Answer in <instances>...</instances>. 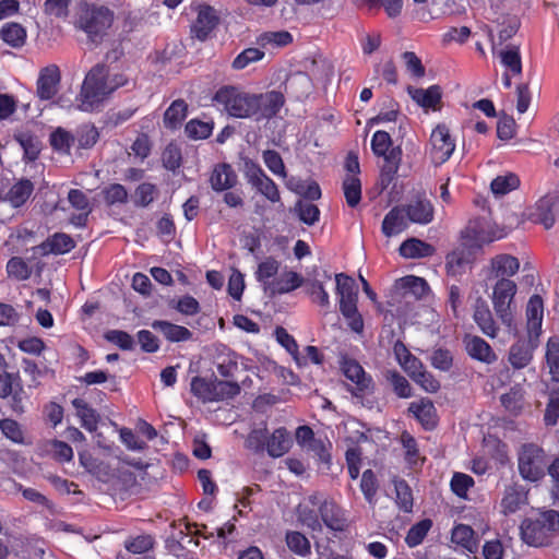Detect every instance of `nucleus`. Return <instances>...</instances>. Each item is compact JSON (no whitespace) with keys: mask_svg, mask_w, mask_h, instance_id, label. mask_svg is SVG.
Masks as SVG:
<instances>
[{"mask_svg":"<svg viewBox=\"0 0 559 559\" xmlns=\"http://www.w3.org/2000/svg\"><path fill=\"white\" fill-rule=\"evenodd\" d=\"M501 63L513 74L519 75L522 72V62L519 49L516 47H508L500 51Z\"/></svg>","mask_w":559,"mask_h":559,"instance_id":"4d7b16f0","label":"nucleus"},{"mask_svg":"<svg viewBox=\"0 0 559 559\" xmlns=\"http://www.w3.org/2000/svg\"><path fill=\"white\" fill-rule=\"evenodd\" d=\"M342 188L347 205L356 207L361 200L360 179L357 176L346 175Z\"/></svg>","mask_w":559,"mask_h":559,"instance_id":"4c0bfd02","label":"nucleus"},{"mask_svg":"<svg viewBox=\"0 0 559 559\" xmlns=\"http://www.w3.org/2000/svg\"><path fill=\"white\" fill-rule=\"evenodd\" d=\"M467 354L481 362L491 364L497 359L490 345L479 336L467 335L464 338Z\"/></svg>","mask_w":559,"mask_h":559,"instance_id":"aec40b11","label":"nucleus"},{"mask_svg":"<svg viewBox=\"0 0 559 559\" xmlns=\"http://www.w3.org/2000/svg\"><path fill=\"white\" fill-rule=\"evenodd\" d=\"M408 412L416 417L425 429L430 430L436 427L437 411L429 399H421L420 401L411 403Z\"/></svg>","mask_w":559,"mask_h":559,"instance_id":"6ab92c4d","label":"nucleus"},{"mask_svg":"<svg viewBox=\"0 0 559 559\" xmlns=\"http://www.w3.org/2000/svg\"><path fill=\"white\" fill-rule=\"evenodd\" d=\"M263 162L266 167L276 176L285 178L287 176L284 162L281 155L274 150L263 152Z\"/></svg>","mask_w":559,"mask_h":559,"instance_id":"774afa93","label":"nucleus"},{"mask_svg":"<svg viewBox=\"0 0 559 559\" xmlns=\"http://www.w3.org/2000/svg\"><path fill=\"white\" fill-rule=\"evenodd\" d=\"M304 284V278L300 274L294 271H285L277 278L272 281V285H267L270 288L269 295H283L294 289H297Z\"/></svg>","mask_w":559,"mask_h":559,"instance_id":"b1692460","label":"nucleus"},{"mask_svg":"<svg viewBox=\"0 0 559 559\" xmlns=\"http://www.w3.org/2000/svg\"><path fill=\"white\" fill-rule=\"evenodd\" d=\"M73 407L76 409L78 416L81 418L82 426L88 431L97 429L99 416L83 399H74Z\"/></svg>","mask_w":559,"mask_h":559,"instance_id":"72a5a7b5","label":"nucleus"},{"mask_svg":"<svg viewBox=\"0 0 559 559\" xmlns=\"http://www.w3.org/2000/svg\"><path fill=\"white\" fill-rule=\"evenodd\" d=\"M535 341L527 344L524 341H519L510 347L509 361L515 369L526 367L533 358V349L536 347Z\"/></svg>","mask_w":559,"mask_h":559,"instance_id":"a878e982","label":"nucleus"},{"mask_svg":"<svg viewBox=\"0 0 559 559\" xmlns=\"http://www.w3.org/2000/svg\"><path fill=\"white\" fill-rule=\"evenodd\" d=\"M516 284L509 278H500L492 293V305L496 314L508 328V331L512 334H516L518 329L514 321V308L513 299L516 294Z\"/></svg>","mask_w":559,"mask_h":559,"instance_id":"423d86ee","label":"nucleus"},{"mask_svg":"<svg viewBox=\"0 0 559 559\" xmlns=\"http://www.w3.org/2000/svg\"><path fill=\"white\" fill-rule=\"evenodd\" d=\"M219 16L216 10L210 5H202L199 9L195 22L191 26L193 37L205 40L212 31L218 25Z\"/></svg>","mask_w":559,"mask_h":559,"instance_id":"ddd939ff","label":"nucleus"},{"mask_svg":"<svg viewBox=\"0 0 559 559\" xmlns=\"http://www.w3.org/2000/svg\"><path fill=\"white\" fill-rule=\"evenodd\" d=\"M240 393V386L237 382L214 380V401L233 399Z\"/></svg>","mask_w":559,"mask_h":559,"instance_id":"680f3d73","label":"nucleus"},{"mask_svg":"<svg viewBox=\"0 0 559 559\" xmlns=\"http://www.w3.org/2000/svg\"><path fill=\"white\" fill-rule=\"evenodd\" d=\"M473 318L478 328L480 329V331L485 335L491 338L497 336L498 326L485 300L478 299L476 301Z\"/></svg>","mask_w":559,"mask_h":559,"instance_id":"412c9836","label":"nucleus"},{"mask_svg":"<svg viewBox=\"0 0 559 559\" xmlns=\"http://www.w3.org/2000/svg\"><path fill=\"white\" fill-rule=\"evenodd\" d=\"M114 12L104 5L81 1L78 5L75 26L84 31L91 39L103 37L111 27Z\"/></svg>","mask_w":559,"mask_h":559,"instance_id":"7ed1b4c3","label":"nucleus"},{"mask_svg":"<svg viewBox=\"0 0 559 559\" xmlns=\"http://www.w3.org/2000/svg\"><path fill=\"white\" fill-rule=\"evenodd\" d=\"M7 272L9 276H12L17 281L27 280L32 273L26 262L17 257H13L8 261Z\"/></svg>","mask_w":559,"mask_h":559,"instance_id":"338daca9","label":"nucleus"},{"mask_svg":"<svg viewBox=\"0 0 559 559\" xmlns=\"http://www.w3.org/2000/svg\"><path fill=\"white\" fill-rule=\"evenodd\" d=\"M360 489L365 496V499L369 504H374V497L378 490V484L374 473L371 469H366L362 473Z\"/></svg>","mask_w":559,"mask_h":559,"instance_id":"69168bd1","label":"nucleus"},{"mask_svg":"<svg viewBox=\"0 0 559 559\" xmlns=\"http://www.w3.org/2000/svg\"><path fill=\"white\" fill-rule=\"evenodd\" d=\"M34 191V185L29 179H20L7 192L3 198L13 207H20L26 203Z\"/></svg>","mask_w":559,"mask_h":559,"instance_id":"393cba45","label":"nucleus"},{"mask_svg":"<svg viewBox=\"0 0 559 559\" xmlns=\"http://www.w3.org/2000/svg\"><path fill=\"white\" fill-rule=\"evenodd\" d=\"M288 549L297 556L307 557L311 552L309 539L297 531H288L285 535Z\"/></svg>","mask_w":559,"mask_h":559,"instance_id":"58836bf2","label":"nucleus"},{"mask_svg":"<svg viewBox=\"0 0 559 559\" xmlns=\"http://www.w3.org/2000/svg\"><path fill=\"white\" fill-rule=\"evenodd\" d=\"M319 513L323 523L332 531H343L345 527V520L341 513L340 508L331 502L323 501L319 506Z\"/></svg>","mask_w":559,"mask_h":559,"instance_id":"c756f323","label":"nucleus"},{"mask_svg":"<svg viewBox=\"0 0 559 559\" xmlns=\"http://www.w3.org/2000/svg\"><path fill=\"white\" fill-rule=\"evenodd\" d=\"M403 209L412 223L426 225L433 219V206L427 199L418 197Z\"/></svg>","mask_w":559,"mask_h":559,"instance_id":"a211bd4d","label":"nucleus"},{"mask_svg":"<svg viewBox=\"0 0 559 559\" xmlns=\"http://www.w3.org/2000/svg\"><path fill=\"white\" fill-rule=\"evenodd\" d=\"M520 186V179L514 174L496 177L490 185L495 195H504Z\"/></svg>","mask_w":559,"mask_h":559,"instance_id":"09e8293b","label":"nucleus"},{"mask_svg":"<svg viewBox=\"0 0 559 559\" xmlns=\"http://www.w3.org/2000/svg\"><path fill=\"white\" fill-rule=\"evenodd\" d=\"M15 386L22 391L19 383V376L9 371V365L4 356L0 353V399H5L13 394L14 411L23 412L21 399L17 396V392H14Z\"/></svg>","mask_w":559,"mask_h":559,"instance_id":"9b49d317","label":"nucleus"},{"mask_svg":"<svg viewBox=\"0 0 559 559\" xmlns=\"http://www.w3.org/2000/svg\"><path fill=\"white\" fill-rule=\"evenodd\" d=\"M188 106L183 99H176L164 114V124L168 129H176L187 116Z\"/></svg>","mask_w":559,"mask_h":559,"instance_id":"c9c22d12","label":"nucleus"},{"mask_svg":"<svg viewBox=\"0 0 559 559\" xmlns=\"http://www.w3.org/2000/svg\"><path fill=\"white\" fill-rule=\"evenodd\" d=\"M246 176L248 182L254 187L267 200L275 203L281 200L280 191L275 182L263 171V169L254 164L247 166Z\"/></svg>","mask_w":559,"mask_h":559,"instance_id":"9d476101","label":"nucleus"},{"mask_svg":"<svg viewBox=\"0 0 559 559\" xmlns=\"http://www.w3.org/2000/svg\"><path fill=\"white\" fill-rule=\"evenodd\" d=\"M525 316L530 342L537 341L544 318V301L539 295H533L528 299Z\"/></svg>","mask_w":559,"mask_h":559,"instance_id":"f8f14e48","label":"nucleus"},{"mask_svg":"<svg viewBox=\"0 0 559 559\" xmlns=\"http://www.w3.org/2000/svg\"><path fill=\"white\" fill-rule=\"evenodd\" d=\"M60 79V70L56 64L41 69L37 79V96L43 100L51 99L58 92Z\"/></svg>","mask_w":559,"mask_h":559,"instance_id":"4468645a","label":"nucleus"},{"mask_svg":"<svg viewBox=\"0 0 559 559\" xmlns=\"http://www.w3.org/2000/svg\"><path fill=\"white\" fill-rule=\"evenodd\" d=\"M491 269L496 277L506 278L514 275L520 269L519 260L510 254H498L491 259Z\"/></svg>","mask_w":559,"mask_h":559,"instance_id":"473e14b6","label":"nucleus"},{"mask_svg":"<svg viewBox=\"0 0 559 559\" xmlns=\"http://www.w3.org/2000/svg\"><path fill=\"white\" fill-rule=\"evenodd\" d=\"M451 540L471 554H475L478 549V539L474 530L465 524H457L453 527Z\"/></svg>","mask_w":559,"mask_h":559,"instance_id":"cd10ccee","label":"nucleus"},{"mask_svg":"<svg viewBox=\"0 0 559 559\" xmlns=\"http://www.w3.org/2000/svg\"><path fill=\"white\" fill-rule=\"evenodd\" d=\"M502 406L512 415H519L524 408V393L521 388H512L500 397Z\"/></svg>","mask_w":559,"mask_h":559,"instance_id":"a19ab883","label":"nucleus"},{"mask_svg":"<svg viewBox=\"0 0 559 559\" xmlns=\"http://www.w3.org/2000/svg\"><path fill=\"white\" fill-rule=\"evenodd\" d=\"M210 183L215 191H225L231 189L237 183V175L233 167L228 164H219L214 167Z\"/></svg>","mask_w":559,"mask_h":559,"instance_id":"4be33fe9","label":"nucleus"},{"mask_svg":"<svg viewBox=\"0 0 559 559\" xmlns=\"http://www.w3.org/2000/svg\"><path fill=\"white\" fill-rule=\"evenodd\" d=\"M191 392L203 402H214V380L194 377L191 381Z\"/></svg>","mask_w":559,"mask_h":559,"instance_id":"603ef678","label":"nucleus"},{"mask_svg":"<svg viewBox=\"0 0 559 559\" xmlns=\"http://www.w3.org/2000/svg\"><path fill=\"white\" fill-rule=\"evenodd\" d=\"M432 525V522L428 519L423 520L415 525H413L409 531L407 532L405 542L409 547H416L418 546L426 535L428 534L430 527Z\"/></svg>","mask_w":559,"mask_h":559,"instance_id":"6e6d98bb","label":"nucleus"},{"mask_svg":"<svg viewBox=\"0 0 559 559\" xmlns=\"http://www.w3.org/2000/svg\"><path fill=\"white\" fill-rule=\"evenodd\" d=\"M342 371L345 377L356 385L355 391H353L356 396L370 389L372 380L366 376L365 370L356 360L344 358L342 361Z\"/></svg>","mask_w":559,"mask_h":559,"instance_id":"dca6fc26","label":"nucleus"},{"mask_svg":"<svg viewBox=\"0 0 559 559\" xmlns=\"http://www.w3.org/2000/svg\"><path fill=\"white\" fill-rule=\"evenodd\" d=\"M212 130V124L197 119L190 120L185 128L188 138L193 140H203L209 138Z\"/></svg>","mask_w":559,"mask_h":559,"instance_id":"0e129e2a","label":"nucleus"},{"mask_svg":"<svg viewBox=\"0 0 559 559\" xmlns=\"http://www.w3.org/2000/svg\"><path fill=\"white\" fill-rule=\"evenodd\" d=\"M557 532H559V512L555 510L545 511L537 519H525L520 526L522 540L533 547L549 545Z\"/></svg>","mask_w":559,"mask_h":559,"instance_id":"f03ea898","label":"nucleus"},{"mask_svg":"<svg viewBox=\"0 0 559 559\" xmlns=\"http://www.w3.org/2000/svg\"><path fill=\"white\" fill-rule=\"evenodd\" d=\"M306 292L314 304H318L320 307L324 309H328L330 307V296L321 281H306Z\"/></svg>","mask_w":559,"mask_h":559,"instance_id":"49530a36","label":"nucleus"},{"mask_svg":"<svg viewBox=\"0 0 559 559\" xmlns=\"http://www.w3.org/2000/svg\"><path fill=\"white\" fill-rule=\"evenodd\" d=\"M214 100L231 117L253 118L254 94L235 86H224L216 92Z\"/></svg>","mask_w":559,"mask_h":559,"instance_id":"39448f33","label":"nucleus"},{"mask_svg":"<svg viewBox=\"0 0 559 559\" xmlns=\"http://www.w3.org/2000/svg\"><path fill=\"white\" fill-rule=\"evenodd\" d=\"M154 330L160 331L163 335L170 342H183L192 337L190 330L182 325H177L168 321H154L152 323Z\"/></svg>","mask_w":559,"mask_h":559,"instance_id":"2f4dec72","label":"nucleus"},{"mask_svg":"<svg viewBox=\"0 0 559 559\" xmlns=\"http://www.w3.org/2000/svg\"><path fill=\"white\" fill-rule=\"evenodd\" d=\"M430 157L433 164L445 163L455 150V142L452 139L447 126L438 124L430 135Z\"/></svg>","mask_w":559,"mask_h":559,"instance_id":"6e6552de","label":"nucleus"},{"mask_svg":"<svg viewBox=\"0 0 559 559\" xmlns=\"http://www.w3.org/2000/svg\"><path fill=\"white\" fill-rule=\"evenodd\" d=\"M292 438L286 428L280 427L273 433L266 436V451L272 457H281L292 448Z\"/></svg>","mask_w":559,"mask_h":559,"instance_id":"5701e85b","label":"nucleus"},{"mask_svg":"<svg viewBox=\"0 0 559 559\" xmlns=\"http://www.w3.org/2000/svg\"><path fill=\"white\" fill-rule=\"evenodd\" d=\"M411 97L424 108H436L441 100V90L438 85H432L426 90L415 88L409 86L407 88Z\"/></svg>","mask_w":559,"mask_h":559,"instance_id":"7c9ffc66","label":"nucleus"},{"mask_svg":"<svg viewBox=\"0 0 559 559\" xmlns=\"http://www.w3.org/2000/svg\"><path fill=\"white\" fill-rule=\"evenodd\" d=\"M265 53L259 48H247L241 51L233 61L231 68L234 70H242L251 63L258 62L264 58Z\"/></svg>","mask_w":559,"mask_h":559,"instance_id":"5fc2aeb1","label":"nucleus"},{"mask_svg":"<svg viewBox=\"0 0 559 559\" xmlns=\"http://www.w3.org/2000/svg\"><path fill=\"white\" fill-rule=\"evenodd\" d=\"M14 139L24 151V157L28 160H35L40 152L39 140L31 133L22 132L14 135Z\"/></svg>","mask_w":559,"mask_h":559,"instance_id":"a18cd8bd","label":"nucleus"},{"mask_svg":"<svg viewBox=\"0 0 559 559\" xmlns=\"http://www.w3.org/2000/svg\"><path fill=\"white\" fill-rule=\"evenodd\" d=\"M75 246L74 240L67 234L58 233L44 243V248L48 247L49 252L55 254H63L71 251Z\"/></svg>","mask_w":559,"mask_h":559,"instance_id":"8fccbe9b","label":"nucleus"},{"mask_svg":"<svg viewBox=\"0 0 559 559\" xmlns=\"http://www.w3.org/2000/svg\"><path fill=\"white\" fill-rule=\"evenodd\" d=\"M559 419V388L551 389L548 392V401L544 413V424L547 427H554Z\"/></svg>","mask_w":559,"mask_h":559,"instance_id":"de8ad7c7","label":"nucleus"},{"mask_svg":"<svg viewBox=\"0 0 559 559\" xmlns=\"http://www.w3.org/2000/svg\"><path fill=\"white\" fill-rule=\"evenodd\" d=\"M319 506L317 496H311L308 501L299 503L297 507L298 522L313 532L322 531V524L318 515Z\"/></svg>","mask_w":559,"mask_h":559,"instance_id":"f3484780","label":"nucleus"},{"mask_svg":"<svg viewBox=\"0 0 559 559\" xmlns=\"http://www.w3.org/2000/svg\"><path fill=\"white\" fill-rule=\"evenodd\" d=\"M527 503V491L525 488L518 484L509 485L506 487L500 502L501 513L503 515L513 514Z\"/></svg>","mask_w":559,"mask_h":559,"instance_id":"2eb2a0df","label":"nucleus"},{"mask_svg":"<svg viewBox=\"0 0 559 559\" xmlns=\"http://www.w3.org/2000/svg\"><path fill=\"white\" fill-rule=\"evenodd\" d=\"M336 294L340 297V311L349 321L355 332H361L364 321L357 309L358 293L353 277L338 273L335 275Z\"/></svg>","mask_w":559,"mask_h":559,"instance_id":"20e7f679","label":"nucleus"},{"mask_svg":"<svg viewBox=\"0 0 559 559\" xmlns=\"http://www.w3.org/2000/svg\"><path fill=\"white\" fill-rule=\"evenodd\" d=\"M546 365L554 381L559 382V338L554 336L546 344Z\"/></svg>","mask_w":559,"mask_h":559,"instance_id":"ea45409f","label":"nucleus"},{"mask_svg":"<svg viewBox=\"0 0 559 559\" xmlns=\"http://www.w3.org/2000/svg\"><path fill=\"white\" fill-rule=\"evenodd\" d=\"M0 37L13 48H20L25 44L26 31L19 23H7L0 31Z\"/></svg>","mask_w":559,"mask_h":559,"instance_id":"f704fd0d","label":"nucleus"},{"mask_svg":"<svg viewBox=\"0 0 559 559\" xmlns=\"http://www.w3.org/2000/svg\"><path fill=\"white\" fill-rule=\"evenodd\" d=\"M75 139L81 148H91L97 143L99 132L94 124H82L76 129Z\"/></svg>","mask_w":559,"mask_h":559,"instance_id":"3c124183","label":"nucleus"},{"mask_svg":"<svg viewBox=\"0 0 559 559\" xmlns=\"http://www.w3.org/2000/svg\"><path fill=\"white\" fill-rule=\"evenodd\" d=\"M519 472L526 480H539L545 473L544 450L533 443L522 445L519 453Z\"/></svg>","mask_w":559,"mask_h":559,"instance_id":"0eeeda50","label":"nucleus"},{"mask_svg":"<svg viewBox=\"0 0 559 559\" xmlns=\"http://www.w3.org/2000/svg\"><path fill=\"white\" fill-rule=\"evenodd\" d=\"M280 269V262L272 257L266 258L262 261L255 271V278L263 286V290L269 294L270 288L267 285H272L271 278L274 277Z\"/></svg>","mask_w":559,"mask_h":559,"instance_id":"e433bc0d","label":"nucleus"},{"mask_svg":"<svg viewBox=\"0 0 559 559\" xmlns=\"http://www.w3.org/2000/svg\"><path fill=\"white\" fill-rule=\"evenodd\" d=\"M395 492H396V503L405 512L412 511L413 508V495L411 487L408 484L403 480L394 481Z\"/></svg>","mask_w":559,"mask_h":559,"instance_id":"bf43d9fd","label":"nucleus"},{"mask_svg":"<svg viewBox=\"0 0 559 559\" xmlns=\"http://www.w3.org/2000/svg\"><path fill=\"white\" fill-rule=\"evenodd\" d=\"M285 104L283 93L270 91L262 94H254L253 119L257 121L271 119L277 115Z\"/></svg>","mask_w":559,"mask_h":559,"instance_id":"1a4fd4ad","label":"nucleus"},{"mask_svg":"<svg viewBox=\"0 0 559 559\" xmlns=\"http://www.w3.org/2000/svg\"><path fill=\"white\" fill-rule=\"evenodd\" d=\"M400 286L405 290L404 295H412L416 299L425 296L429 289L427 282L414 275L405 276L400 280Z\"/></svg>","mask_w":559,"mask_h":559,"instance_id":"79ce46f5","label":"nucleus"},{"mask_svg":"<svg viewBox=\"0 0 559 559\" xmlns=\"http://www.w3.org/2000/svg\"><path fill=\"white\" fill-rule=\"evenodd\" d=\"M407 216L404 209L394 207L383 218L382 231L386 237L400 234L407 227Z\"/></svg>","mask_w":559,"mask_h":559,"instance_id":"c85d7f7f","label":"nucleus"},{"mask_svg":"<svg viewBox=\"0 0 559 559\" xmlns=\"http://www.w3.org/2000/svg\"><path fill=\"white\" fill-rule=\"evenodd\" d=\"M381 156L384 158L382 174L391 179L399 170L402 159V148L400 146L389 148V151L385 152V155Z\"/></svg>","mask_w":559,"mask_h":559,"instance_id":"052dcab7","label":"nucleus"},{"mask_svg":"<svg viewBox=\"0 0 559 559\" xmlns=\"http://www.w3.org/2000/svg\"><path fill=\"white\" fill-rule=\"evenodd\" d=\"M70 4L71 0H46L44 2V12L48 16L64 21L69 16Z\"/></svg>","mask_w":559,"mask_h":559,"instance_id":"13d9d810","label":"nucleus"},{"mask_svg":"<svg viewBox=\"0 0 559 559\" xmlns=\"http://www.w3.org/2000/svg\"><path fill=\"white\" fill-rule=\"evenodd\" d=\"M384 378L392 385L394 393L402 399L412 396V386L407 379L396 370H386Z\"/></svg>","mask_w":559,"mask_h":559,"instance_id":"37998d69","label":"nucleus"},{"mask_svg":"<svg viewBox=\"0 0 559 559\" xmlns=\"http://www.w3.org/2000/svg\"><path fill=\"white\" fill-rule=\"evenodd\" d=\"M435 251L433 246L417 238L407 239L400 246L401 255L407 259L431 257Z\"/></svg>","mask_w":559,"mask_h":559,"instance_id":"bb28decb","label":"nucleus"},{"mask_svg":"<svg viewBox=\"0 0 559 559\" xmlns=\"http://www.w3.org/2000/svg\"><path fill=\"white\" fill-rule=\"evenodd\" d=\"M73 143L74 136L62 128H57L50 135V144L56 151L69 153Z\"/></svg>","mask_w":559,"mask_h":559,"instance_id":"e2e57ef3","label":"nucleus"},{"mask_svg":"<svg viewBox=\"0 0 559 559\" xmlns=\"http://www.w3.org/2000/svg\"><path fill=\"white\" fill-rule=\"evenodd\" d=\"M310 87V78L305 73H296L287 80L285 90L292 91L297 98H301L309 94Z\"/></svg>","mask_w":559,"mask_h":559,"instance_id":"864d4df0","label":"nucleus"},{"mask_svg":"<svg viewBox=\"0 0 559 559\" xmlns=\"http://www.w3.org/2000/svg\"><path fill=\"white\" fill-rule=\"evenodd\" d=\"M556 199L552 195H546L536 203V211L540 223L545 228H550L555 223L554 206Z\"/></svg>","mask_w":559,"mask_h":559,"instance_id":"c03bdc74","label":"nucleus"},{"mask_svg":"<svg viewBox=\"0 0 559 559\" xmlns=\"http://www.w3.org/2000/svg\"><path fill=\"white\" fill-rule=\"evenodd\" d=\"M134 85L126 74H111L107 66L98 63L85 75L78 97V109L85 112L98 111L118 88Z\"/></svg>","mask_w":559,"mask_h":559,"instance_id":"f257e3e1","label":"nucleus"}]
</instances>
